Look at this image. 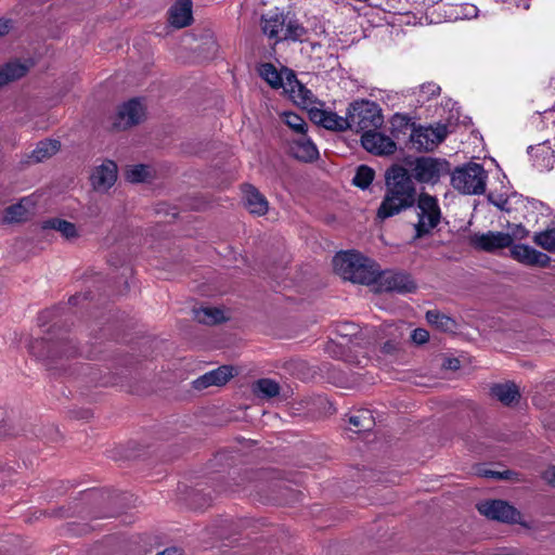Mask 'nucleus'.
Segmentation results:
<instances>
[{
  "instance_id": "nucleus-1",
  "label": "nucleus",
  "mask_w": 555,
  "mask_h": 555,
  "mask_svg": "<svg viewBox=\"0 0 555 555\" xmlns=\"http://www.w3.org/2000/svg\"><path fill=\"white\" fill-rule=\"evenodd\" d=\"M385 185V196L376 212L380 221L413 207L418 196L409 171L401 166H392L386 171Z\"/></svg>"
},
{
  "instance_id": "nucleus-2",
  "label": "nucleus",
  "mask_w": 555,
  "mask_h": 555,
  "mask_svg": "<svg viewBox=\"0 0 555 555\" xmlns=\"http://www.w3.org/2000/svg\"><path fill=\"white\" fill-rule=\"evenodd\" d=\"M332 263L337 275L352 283L370 286L376 276L377 263L356 249L338 251Z\"/></svg>"
},
{
  "instance_id": "nucleus-3",
  "label": "nucleus",
  "mask_w": 555,
  "mask_h": 555,
  "mask_svg": "<svg viewBox=\"0 0 555 555\" xmlns=\"http://www.w3.org/2000/svg\"><path fill=\"white\" fill-rule=\"evenodd\" d=\"M417 221L414 223V240L430 237L442 220V211L436 196L422 192L415 202Z\"/></svg>"
},
{
  "instance_id": "nucleus-4",
  "label": "nucleus",
  "mask_w": 555,
  "mask_h": 555,
  "mask_svg": "<svg viewBox=\"0 0 555 555\" xmlns=\"http://www.w3.org/2000/svg\"><path fill=\"white\" fill-rule=\"evenodd\" d=\"M348 129L356 132L376 130L384 122L379 105L373 101H356L350 104L347 112Z\"/></svg>"
},
{
  "instance_id": "nucleus-5",
  "label": "nucleus",
  "mask_w": 555,
  "mask_h": 555,
  "mask_svg": "<svg viewBox=\"0 0 555 555\" xmlns=\"http://www.w3.org/2000/svg\"><path fill=\"white\" fill-rule=\"evenodd\" d=\"M450 173L452 186L463 194L478 195L486 191L488 175L477 163H468Z\"/></svg>"
},
{
  "instance_id": "nucleus-6",
  "label": "nucleus",
  "mask_w": 555,
  "mask_h": 555,
  "mask_svg": "<svg viewBox=\"0 0 555 555\" xmlns=\"http://www.w3.org/2000/svg\"><path fill=\"white\" fill-rule=\"evenodd\" d=\"M262 31L276 42L282 40H301L306 35V29L301 24L280 13L263 16Z\"/></svg>"
},
{
  "instance_id": "nucleus-7",
  "label": "nucleus",
  "mask_w": 555,
  "mask_h": 555,
  "mask_svg": "<svg viewBox=\"0 0 555 555\" xmlns=\"http://www.w3.org/2000/svg\"><path fill=\"white\" fill-rule=\"evenodd\" d=\"M411 178L424 184H437L442 177L450 175L451 165L443 158L421 156L410 163Z\"/></svg>"
},
{
  "instance_id": "nucleus-8",
  "label": "nucleus",
  "mask_w": 555,
  "mask_h": 555,
  "mask_svg": "<svg viewBox=\"0 0 555 555\" xmlns=\"http://www.w3.org/2000/svg\"><path fill=\"white\" fill-rule=\"evenodd\" d=\"M370 286L376 293L409 294L416 291V284L409 274L390 270L380 271L378 264L376 266L374 282Z\"/></svg>"
},
{
  "instance_id": "nucleus-9",
  "label": "nucleus",
  "mask_w": 555,
  "mask_h": 555,
  "mask_svg": "<svg viewBox=\"0 0 555 555\" xmlns=\"http://www.w3.org/2000/svg\"><path fill=\"white\" fill-rule=\"evenodd\" d=\"M481 250L496 254L508 248L511 256L526 266L544 267L550 262V257L532 248L531 245H476Z\"/></svg>"
},
{
  "instance_id": "nucleus-10",
  "label": "nucleus",
  "mask_w": 555,
  "mask_h": 555,
  "mask_svg": "<svg viewBox=\"0 0 555 555\" xmlns=\"http://www.w3.org/2000/svg\"><path fill=\"white\" fill-rule=\"evenodd\" d=\"M448 128L446 125L415 128L410 137L412 146L417 151H433L447 137Z\"/></svg>"
},
{
  "instance_id": "nucleus-11",
  "label": "nucleus",
  "mask_w": 555,
  "mask_h": 555,
  "mask_svg": "<svg viewBox=\"0 0 555 555\" xmlns=\"http://www.w3.org/2000/svg\"><path fill=\"white\" fill-rule=\"evenodd\" d=\"M480 514L489 519L502 522H519L520 513L502 500L485 501L477 505Z\"/></svg>"
},
{
  "instance_id": "nucleus-12",
  "label": "nucleus",
  "mask_w": 555,
  "mask_h": 555,
  "mask_svg": "<svg viewBox=\"0 0 555 555\" xmlns=\"http://www.w3.org/2000/svg\"><path fill=\"white\" fill-rule=\"evenodd\" d=\"M144 117V104L139 99H131L119 107L113 126L118 130H125L140 124Z\"/></svg>"
},
{
  "instance_id": "nucleus-13",
  "label": "nucleus",
  "mask_w": 555,
  "mask_h": 555,
  "mask_svg": "<svg viewBox=\"0 0 555 555\" xmlns=\"http://www.w3.org/2000/svg\"><path fill=\"white\" fill-rule=\"evenodd\" d=\"M117 180V165L112 160H105L95 166L90 176V182L94 191L104 193L108 191Z\"/></svg>"
},
{
  "instance_id": "nucleus-14",
  "label": "nucleus",
  "mask_w": 555,
  "mask_h": 555,
  "mask_svg": "<svg viewBox=\"0 0 555 555\" xmlns=\"http://www.w3.org/2000/svg\"><path fill=\"white\" fill-rule=\"evenodd\" d=\"M533 166L540 171L551 170L555 165L554 138L528 147Z\"/></svg>"
},
{
  "instance_id": "nucleus-15",
  "label": "nucleus",
  "mask_w": 555,
  "mask_h": 555,
  "mask_svg": "<svg viewBox=\"0 0 555 555\" xmlns=\"http://www.w3.org/2000/svg\"><path fill=\"white\" fill-rule=\"evenodd\" d=\"M361 143L367 152L376 155H390L397 149L396 143L389 137L376 130L363 133Z\"/></svg>"
},
{
  "instance_id": "nucleus-16",
  "label": "nucleus",
  "mask_w": 555,
  "mask_h": 555,
  "mask_svg": "<svg viewBox=\"0 0 555 555\" xmlns=\"http://www.w3.org/2000/svg\"><path fill=\"white\" fill-rule=\"evenodd\" d=\"M38 197L35 194L23 197L17 204L5 209L3 220L8 223L23 222L35 215Z\"/></svg>"
},
{
  "instance_id": "nucleus-17",
  "label": "nucleus",
  "mask_w": 555,
  "mask_h": 555,
  "mask_svg": "<svg viewBox=\"0 0 555 555\" xmlns=\"http://www.w3.org/2000/svg\"><path fill=\"white\" fill-rule=\"evenodd\" d=\"M243 201L246 209L256 216H263L269 210V202L255 186L247 184L243 188Z\"/></svg>"
},
{
  "instance_id": "nucleus-18",
  "label": "nucleus",
  "mask_w": 555,
  "mask_h": 555,
  "mask_svg": "<svg viewBox=\"0 0 555 555\" xmlns=\"http://www.w3.org/2000/svg\"><path fill=\"white\" fill-rule=\"evenodd\" d=\"M311 119L317 125H321L327 130L345 131L348 129V119L338 116L336 113L325 109H312L310 112Z\"/></svg>"
},
{
  "instance_id": "nucleus-19",
  "label": "nucleus",
  "mask_w": 555,
  "mask_h": 555,
  "mask_svg": "<svg viewBox=\"0 0 555 555\" xmlns=\"http://www.w3.org/2000/svg\"><path fill=\"white\" fill-rule=\"evenodd\" d=\"M528 231L521 224H508L502 232L482 235L477 243H514L527 237Z\"/></svg>"
},
{
  "instance_id": "nucleus-20",
  "label": "nucleus",
  "mask_w": 555,
  "mask_h": 555,
  "mask_svg": "<svg viewBox=\"0 0 555 555\" xmlns=\"http://www.w3.org/2000/svg\"><path fill=\"white\" fill-rule=\"evenodd\" d=\"M233 376L232 366H220L212 370L193 382V386L197 390L205 389L209 386H222Z\"/></svg>"
},
{
  "instance_id": "nucleus-21",
  "label": "nucleus",
  "mask_w": 555,
  "mask_h": 555,
  "mask_svg": "<svg viewBox=\"0 0 555 555\" xmlns=\"http://www.w3.org/2000/svg\"><path fill=\"white\" fill-rule=\"evenodd\" d=\"M291 153L296 159L305 163L312 162L319 156L317 146L306 134L293 141Z\"/></svg>"
},
{
  "instance_id": "nucleus-22",
  "label": "nucleus",
  "mask_w": 555,
  "mask_h": 555,
  "mask_svg": "<svg viewBox=\"0 0 555 555\" xmlns=\"http://www.w3.org/2000/svg\"><path fill=\"white\" fill-rule=\"evenodd\" d=\"M192 21V1L177 0L169 11V22L177 28H182L191 24Z\"/></svg>"
},
{
  "instance_id": "nucleus-23",
  "label": "nucleus",
  "mask_w": 555,
  "mask_h": 555,
  "mask_svg": "<svg viewBox=\"0 0 555 555\" xmlns=\"http://www.w3.org/2000/svg\"><path fill=\"white\" fill-rule=\"evenodd\" d=\"M41 229L56 231L65 240H76L80 236V230L75 223L61 218H49L43 220L41 222Z\"/></svg>"
},
{
  "instance_id": "nucleus-24",
  "label": "nucleus",
  "mask_w": 555,
  "mask_h": 555,
  "mask_svg": "<svg viewBox=\"0 0 555 555\" xmlns=\"http://www.w3.org/2000/svg\"><path fill=\"white\" fill-rule=\"evenodd\" d=\"M60 147H61V143L57 140L48 139V140L40 141L34 149L31 154L28 156L27 163L28 164L42 163V162L51 158L52 156H54L60 151Z\"/></svg>"
},
{
  "instance_id": "nucleus-25",
  "label": "nucleus",
  "mask_w": 555,
  "mask_h": 555,
  "mask_svg": "<svg viewBox=\"0 0 555 555\" xmlns=\"http://www.w3.org/2000/svg\"><path fill=\"white\" fill-rule=\"evenodd\" d=\"M491 393L505 405H511L519 399V391L514 383L496 384Z\"/></svg>"
},
{
  "instance_id": "nucleus-26",
  "label": "nucleus",
  "mask_w": 555,
  "mask_h": 555,
  "mask_svg": "<svg viewBox=\"0 0 555 555\" xmlns=\"http://www.w3.org/2000/svg\"><path fill=\"white\" fill-rule=\"evenodd\" d=\"M195 319L199 323L204 324H216L225 320L224 312L222 309L217 307H202L194 310Z\"/></svg>"
},
{
  "instance_id": "nucleus-27",
  "label": "nucleus",
  "mask_w": 555,
  "mask_h": 555,
  "mask_svg": "<svg viewBox=\"0 0 555 555\" xmlns=\"http://www.w3.org/2000/svg\"><path fill=\"white\" fill-rule=\"evenodd\" d=\"M27 67L20 62H11L0 68V87L23 77Z\"/></svg>"
},
{
  "instance_id": "nucleus-28",
  "label": "nucleus",
  "mask_w": 555,
  "mask_h": 555,
  "mask_svg": "<svg viewBox=\"0 0 555 555\" xmlns=\"http://www.w3.org/2000/svg\"><path fill=\"white\" fill-rule=\"evenodd\" d=\"M349 423L354 427L356 431H366L374 426L375 421L372 412L363 409L351 414L349 416Z\"/></svg>"
},
{
  "instance_id": "nucleus-29",
  "label": "nucleus",
  "mask_w": 555,
  "mask_h": 555,
  "mask_svg": "<svg viewBox=\"0 0 555 555\" xmlns=\"http://www.w3.org/2000/svg\"><path fill=\"white\" fill-rule=\"evenodd\" d=\"M153 173L154 171L150 166L139 164L127 168L126 178L131 183H141L150 180Z\"/></svg>"
},
{
  "instance_id": "nucleus-30",
  "label": "nucleus",
  "mask_w": 555,
  "mask_h": 555,
  "mask_svg": "<svg viewBox=\"0 0 555 555\" xmlns=\"http://www.w3.org/2000/svg\"><path fill=\"white\" fill-rule=\"evenodd\" d=\"M258 74L274 89H278L283 86L281 74L276 69V67L270 63L261 64L258 67Z\"/></svg>"
},
{
  "instance_id": "nucleus-31",
  "label": "nucleus",
  "mask_w": 555,
  "mask_h": 555,
  "mask_svg": "<svg viewBox=\"0 0 555 555\" xmlns=\"http://www.w3.org/2000/svg\"><path fill=\"white\" fill-rule=\"evenodd\" d=\"M426 320L430 325H434L444 332L453 331L455 327V322L451 318L437 310L427 311Z\"/></svg>"
},
{
  "instance_id": "nucleus-32",
  "label": "nucleus",
  "mask_w": 555,
  "mask_h": 555,
  "mask_svg": "<svg viewBox=\"0 0 555 555\" xmlns=\"http://www.w3.org/2000/svg\"><path fill=\"white\" fill-rule=\"evenodd\" d=\"M440 87L434 82H427L418 86L414 89L413 94L416 98V102L420 105L425 104L430 101L433 98L439 95Z\"/></svg>"
},
{
  "instance_id": "nucleus-33",
  "label": "nucleus",
  "mask_w": 555,
  "mask_h": 555,
  "mask_svg": "<svg viewBox=\"0 0 555 555\" xmlns=\"http://www.w3.org/2000/svg\"><path fill=\"white\" fill-rule=\"evenodd\" d=\"M254 391L259 397L272 398L279 395L280 386L270 378H262L255 384Z\"/></svg>"
},
{
  "instance_id": "nucleus-34",
  "label": "nucleus",
  "mask_w": 555,
  "mask_h": 555,
  "mask_svg": "<svg viewBox=\"0 0 555 555\" xmlns=\"http://www.w3.org/2000/svg\"><path fill=\"white\" fill-rule=\"evenodd\" d=\"M374 177L375 172L371 167L366 165H361L357 168L356 175L352 178V183L356 186L365 190L371 185V183L374 180Z\"/></svg>"
},
{
  "instance_id": "nucleus-35",
  "label": "nucleus",
  "mask_w": 555,
  "mask_h": 555,
  "mask_svg": "<svg viewBox=\"0 0 555 555\" xmlns=\"http://www.w3.org/2000/svg\"><path fill=\"white\" fill-rule=\"evenodd\" d=\"M283 120L295 132H297L301 135L306 134L307 122L300 115L292 113V112L284 113Z\"/></svg>"
},
{
  "instance_id": "nucleus-36",
  "label": "nucleus",
  "mask_w": 555,
  "mask_h": 555,
  "mask_svg": "<svg viewBox=\"0 0 555 555\" xmlns=\"http://www.w3.org/2000/svg\"><path fill=\"white\" fill-rule=\"evenodd\" d=\"M534 243H555V222L534 236Z\"/></svg>"
},
{
  "instance_id": "nucleus-37",
  "label": "nucleus",
  "mask_w": 555,
  "mask_h": 555,
  "mask_svg": "<svg viewBox=\"0 0 555 555\" xmlns=\"http://www.w3.org/2000/svg\"><path fill=\"white\" fill-rule=\"evenodd\" d=\"M411 339L417 345H423L428 341L429 333L425 328H415L411 333Z\"/></svg>"
},
{
  "instance_id": "nucleus-38",
  "label": "nucleus",
  "mask_w": 555,
  "mask_h": 555,
  "mask_svg": "<svg viewBox=\"0 0 555 555\" xmlns=\"http://www.w3.org/2000/svg\"><path fill=\"white\" fill-rule=\"evenodd\" d=\"M542 478L551 486L555 487V465L550 466L546 468L543 474Z\"/></svg>"
},
{
  "instance_id": "nucleus-39",
  "label": "nucleus",
  "mask_w": 555,
  "mask_h": 555,
  "mask_svg": "<svg viewBox=\"0 0 555 555\" xmlns=\"http://www.w3.org/2000/svg\"><path fill=\"white\" fill-rule=\"evenodd\" d=\"M482 475L485 477H490V478H496V479H506L508 478V472H504V473H500V472H494V470H483Z\"/></svg>"
},
{
  "instance_id": "nucleus-40",
  "label": "nucleus",
  "mask_w": 555,
  "mask_h": 555,
  "mask_svg": "<svg viewBox=\"0 0 555 555\" xmlns=\"http://www.w3.org/2000/svg\"><path fill=\"white\" fill-rule=\"evenodd\" d=\"M502 1L514 4L515 7L521 8L524 10H528L530 8V0H502Z\"/></svg>"
},
{
  "instance_id": "nucleus-41",
  "label": "nucleus",
  "mask_w": 555,
  "mask_h": 555,
  "mask_svg": "<svg viewBox=\"0 0 555 555\" xmlns=\"http://www.w3.org/2000/svg\"><path fill=\"white\" fill-rule=\"evenodd\" d=\"M11 27V22L9 20H0V37L7 35Z\"/></svg>"
},
{
  "instance_id": "nucleus-42",
  "label": "nucleus",
  "mask_w": 555,
  "mask_h": 555,
  "mask_svg": "<svg viewBox=\"0 0 555 555\" xmlns=\"http://www.w3.org/2000/svg\"><path fill=\"white\" fill-rule=\"evenodd\" d=\"M156 555H182V554H181L180 550H178L177 547H169Z\"/></svg>"
},
{
  "instance_id": "nucleus-43",
  "label": "nucleus",
  "mask_w": 555,
  "mask_h": 555,
  "mask_svg": "<svg viewBox=\"0 0 555 555\" xmlns=\"http://www.w3.org/2000/svg\"><path fill=\"white\" fill-rule=\"evenodd\" d=\"M354 330V325L353 324H346L343 330H341V334L345 335V336H349V335H353V332L352 331H347V330Z\"/></svg>"
},
{
  "instance_id": "nucleus-44",
  "label": "nucleus",
  "mask_w": 555,
  "mask_h": 555,
  "mask_svg": "<svg viewBox=\"0 0 555 555\" xmlns=\"http://www.w3.org/2000/svg\"><path fill=\"white\" fill-rule=\"evenodd\" d=\"M383 349H384V351H385L386 353H389V352H391L392 350H395V349H396V345H395L393 343H386V344L384 345Z\"/></svg>"
},
{
  "instance_id": "nucleus-45",
  "label": "nucleus",
  "mask_w": 555,
  "mask_h": 555,
  "mask_svg": "<svg viewBox=\"0 0 555 555\" xmlns=\"http://www.w3.org/2000/svg\"><path fill=\"white\" fill-rule=\"evenodd\" d=\"M300 92L304 93L302 102L306 103L307 100L309 99V95H311V92L309 90L304 89L302 87H300Z\"/></svg>"
},
{
  "instance_id": "nucleus-46",
  "label": "nucleus",
  "mask_w": 555,
  "mask_h": 555,
  "mask_svg": "<svg viewBox=\"0 0 555 555\" xmlns=\"http://www.w3.org/2000/svg\"><path fill=\"white\" fill-rule=\"evenodd\" d=\"M547 253L555 254V245H541Z\"/></svg>"
},
{
  "instance_id": "nucleus-47",
  "label": "nucleus",
  "mask_w": 555,
  "mask_h": 555,
  "mask_svg": "<svg viewBox=\"0 0 555 555\" xmlns=\"http://www.w3.org/2000/svg\"><path fill=\"white\" fill-rule=\"evenodd\" d=\"M64 352L66 353V357H72V356H74L75 350H74V349H70V351L66 350V351H64Z\"/></svg>"
},
{
  "instance_id": "nucleus-48",
  "label": "nucleus",
  "mask_w": 555,
  "mask_h": 555,
  "mask_svg": "<svg viewBox=\"0 0 555 555\" xmlns=\"http://www.w3.org/2000/svg\"><path fill=\"white\" fill-rule=\"evenodd\" d=\"M171 215H172V218H176L178 216V212L173 211Z\"/></svg>"
},
{
  "instance_id": "nucleus-49",
  "label": "nucleus",
  "mask_w": 555,
  "mask_h": 555,
  "mask_svg": "<svg viewBox=\"0 0 555 555\" xmlns=\"http://www.w3.org/2000/svg\"><path fill=\"white\" fill-rule=\"evenodd\" d=\"M495 205L502 209L504 208L503 205H501L500 203H495Z\"/></svg>"
},
{
  "instance_id": "nucleus-50",
  "label": "nucleus",
  "mask_w": 555,
  "mask_h": 555,
  "mask_svg": "<svg viewBox=\"0 0 555 555\" xmlns=\"http://www.w3.org/2000/svg\"><path fill=\"white\" fill-rule=\"evenodd\" d=\"M469 9H470V11H473V12H475V11H476V9H475L474 7H470Z\"/></svg>"
},
{
  "instance_id": "nucleus-51",
  "label": "nucleus",
  "mask_w": 555,
  "mask_h": 555,
  "mask_svg": "<svg viewBox=\"0 0 555 555\" xmlns=\"http://www.w3.org/2000/svg\"><path fill=\"white\" fill-rule=\"evenodd\" d=\"M0 555H2V554L0 553Z\"/></svg>"
}]
</instances>
